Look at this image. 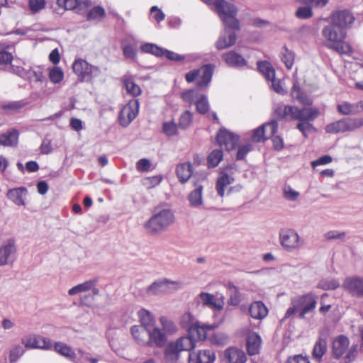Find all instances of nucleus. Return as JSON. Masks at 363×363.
<instances>
[{"mask_svg":"<svg viewBox=\"0 0 363 363\" xmlns=\"http://www.w3.org/2000/svg\"><path fill=\"white\" fill-rule=\"evenodd\" d=\"M249 313L252 318L262 320L267 316L268 309L262 301H255L250 306Z\"/></svg>","mask_w":363,"mask_h":363,"instance_id":"a878e982","label":"nucleus"},{"mask_svg":"<svg viewBox=\"0 0 363 363\" xmlns=\"http://www.w3.org/2000/svg\"><path fill=\"white\" fill-rule=\"evenodd\" d=\"M94 283V281H91V279L86 281L82 284H79L71 288L68 291V294L69 296H74L82 292L88 291L90 290L91 288H92Z\"/></svg>","mask_w":363,"mask_h":363,"instance_id":"37998d69","label":"nucleus"},{"mask_svg":"<svg viewBox=\"0 0 363 363\" xmlns=\"http://www.w3.org/2000/svg\"><path fill=\"white\" fill-rule=\"evenodd\" d=\"M325 129L328 133L332 134L347 132V119L345 118L335 122L331 123L327 125Z\"/></svg>","mask_w":363,"mask_h":363,"instance_id":"c9c22d12","label":"nucleus"},{"mask_svg":"<svg viewBox=\"0 0 363 363\" xmlns=\"http://www.w3.org/2000/svg\"><path fill=\"white\" fill-rule=\"evenodd\" d=\"M130 333L133 337V339L135 340V342L141 345L146 347L147 345V334L144 330V328L140 325H133L130 328Z\"/></svg>","mask_w":363,"mask_h":363,"instance_id":"f704fd0d","label":"nucleus"},{"mask_svg":"<svg viewBox=\"0 0 363 363\" xmlns=\"http://www.w3.org/2000/svg\"><path fill=\"white\" fill-rule=\"evenodd\" d=\"M236 172H238V168L235 164H230L220 169L216 184V189L220 196L223 197L225 194V187L234 182L233 175Z\"/></svg>","mask_w":363,"mask_h":363,"instance_id":"6e6552de","label":"nucleus"},{"mask_svg":"<svg viewBox=\"0 0 363 363\" xmlns=\"http://www.w3.org/2000/svg\"><path fill=\"white\" fill-rule=\"evenodd\" d=\"M204 180V177H193L192 184L194 189L189 192L187 196L189 206L192 208H199L203 205V182Z\"/></svg>","mask_w":363,"mask_h":363,"instance_id":"9d476101","label":"nucleus"},{"mask_svg":"<svg viewBox=\"0 0 363 363\" xmlns=\"http://www.w3.org/2000/svg\"><path fill=\"white\" fill-rule=\"evenodd\" d=\"M139 110V102L138 100H131L125 105L119 114L120 124L127 127L137 116Z\"/></svg>","mask_w":363,"mask_h":363,"instance_id":"ddd939ff","label":"nucleus"},{"mask_svg":"<svg viewBox=\"0 0 363 363\" xmlns=\"http://www.w3.org/2000/svg\"><path fill=\"white\" fill-rule=\"evenodd\" d=\"M162 180L160 175H155L152 177H146L143 180V184L147 189H152L159 185Z\"/></svg>","mask_w":363,"mask_h":363,"instance_id":"5fc2aeb1","label":"nucleus"},{"mask_svg":"<svg viewBox=\"0 0 363 363\" xmlns=\"http://www.w3.org/2000/svg\"><path fill=\"white\" fill-rule=\"evenodd\" d=\"M28 191L25 187H18L10 189L7 193V197L16 205L25 206L24 196L27 195Z\"/></svg>","mask_w":363,"mask_h":363,"instance_id":"c85d7f7f","label":"nucleus"},{"mask_svg":"<svg viewBox=\"0 0 363 363\" xmlns=\"http://www.w3.org/2000/svg\"><path fill=\"white\" fill-rule=\"evenodd\" d=\"M182 286V283L181 281L163 279L155 281L150 285L147 289V293L149 295H160L172 293L181 289Z\"/></svg>","mask_w":363,"mask_h":363,"instance_id":"0eeeda50","label":"nucleus"},{"mask_svg":"<svg viewBox=\"0 0 363 363\" xmlns=\"http://www.w3.org/2000/svg\"><path fill=\"white\" fill-rule=\"evenodd\" d=\"M294 55L287 48H284V52H282L281 60L286 68H291L294 65Z\"/></svg>","mask_w":363,"mask_h":363,"instance_id":"6e6d98bb","label":"nucleus"},{"mask_svg":"<svg viewBox=\"0 0 363 363\" xmlns=\"http://www.w3.org/2000/svg\"><path fill=\"white\" fill-rule=\"evenodd\" d=\"M294 299L299 308L298 317L301 319L304 318L306 314L311 313L316 307L317 296L312 293L298 296Z\"/></svg>","mask_w":363,"mask_h":363,"instance_id":"9b49d317","label":"nucleus"},{"mask_svg":"<svg viewBox=\"0 0 363 363\" xmlns=\"http://www.w3.org/2000/svg\"><path fill=\"white\" fill-rule=\"evenodd\" d=\"M123 84L127 92L133 96H137L140 94L141 89L140 86L133 82L132 78L125 77Z\"/></svg>","mask_w":363,"mask_h":363,"instance_id":"79ce46f5","label":"nucleus"},{"mask_svg":"<svg viewBox=\"0 0 363 363\" xmlns=\"http://www.w3.org/2000/svg\"><path fill=\"white\" fill-rule=\"evenodd\" d=\"M105 10L100 6H96L92 8L86 14V19L88 21L96 20L102 18L105 16Z\"/></svg>","mask_w":363,"mask_h":363,"instance_id":"a18cd8bd","label":"nucleus"},{"mask_svg":"<svg viewBox=\"0 0 363 363\" xmlns=\"http://www.w3.org/2000/svg\"><path fill=\"white\" fill-rule=\"evenodd\" d=\"M283 191L285 199L289 201H294L297 200L300 195L298 191L294 190L289 185H285Z\"/></svg>","mask_w":363,"mask_h":363,"instance_id":"13d9d810","label":"nucleus"},{"mask_svg":"<svg viewBox=\"0 0 363 363\" xmlns=\"http://www.w3.org/2000/svg\"><path fill=\"white\" fill-rule=\"evenodd\" d=\"M225 356L229 363H245L247 357L245 353L238 348H228L225 352Z\"/></svg>","mask_w":363,"mask_h":363,"instance_id":"2f4dec72","label":"nucleus"},{"mask_svg":"<svg viewBox=\"0 0 363 363\" xmlns=\"http://www.w3.org/2000/svg\"><path fill=\"white\" fill-rule=\"evenodd\" d=\"M357 354V345L350 347L349 339L340 335L336 337L332 345V356L335 359L343 358L345 363H350L354 360Z\"/></svg>","mask_w":363,"mask_h":363,"instance_id":"f03ea898","label":"nucleus"},{"mask_svg":"<svg viewBox=\"0 0 363 363\" xmlns=\"http://www.w3.org/2000/svg\"><path fill=\"white\" fill-rule=\"evenodd\" d=\"M279 238L282 247L286 251L291 252L300 246V236L291 228L281 229Z\"/></svg>","mask_w":363,"mask_h":363,"instance_id":"1a4fd4ad","label":"nucleus"},{"mask_svg":"<svg viewBox=\"0 0 363 363\" xmlns=\"http://www.w3.org/2000/svg\"><path fill=\"white\" fill-rule=\"evenodd\" d=\"M318 115L319 111L316 108H298L295 106H285L283 109L284 116H290L291 119L300 121H313Z\"/></svg>","mask_w":363,"mask_h":363,"instance_id":"423d86ee","label":"nucleus"},{"mask_svg":"<svg viewBox=\"0 0 363 363\" xmlns=\"http://www.w3.org/2000/svg\"><path fill=\"white\" fill-rule=\"evenodd\" d=\"M16 72V74L17 75H19L22 77H24V74L27 75L28 78L31 79V77L35 78V81H40V74L36 72H34L33 69H13Z\"/></svg>","mask_w":363,"mask_h":363,"instance_id":"052dcab7","label":"nucleus"},{"mask_svg":"<svg viewBox=\"0 0 363 363\" xmlns=\"http://www.w3.org/2000/svg\"><path fill=\"white\" fill-rule=\"evenodd\" d=\"M163 133L169 136H174L177 135V125L174 121L164 122L162 125Z\"/></svg>","mask_w":363,"mask_h":363,"instance_id":"603ef678","label":"nucleus"},{"mask_svg":"<svg viewBox=\"0 0 363 363\" xmlns=\"http://www.w3.org/2000/svg\"><path fill=\"white\" fill-rule=\"evenodd\" d=\"M327 350V344L325 340L320 338L315 344L313 349V357L320 361Z\"/></svg>","mask_w":363,"mask_h":363,"instance_id":"4c0bfd02","label":"nucleus"},{"mask_svg":"<svg viewBox=\"0 0 363 363\" xmlns=\"http://www.w3.org/2000/svg\"><path fill=\"white\" fill-rule=\"evenodd\" d=\"M147 334V345L149 347L163 348L166 345L168 337L162 330L157 327L153 326L146 330Z\"/></svg>","mask_w":363,"mask_h":363,"instance_id":"f8f14e48","label":"nucleus"},{"mask_svg":"<svg viewBox=\"0 0 363 363\" xmlns=\"http://www.w3.org/2000/svg\"><path fill=\"white\" fill-rule=\"evenodd\" d=\"M176 174L181 183H186L193 174V167L190 162L178 164L176 167Z\"/></svg>","mask_w":363,"mask_h":363,"instance_id":"bb28decb","label":"nucleus"},{"mask_svg":"<svg viewBox=\"0 0 363 363\" xmlns=\"http://www.w3.org/2000/svg\"><path fill=\"white\" fill-rule=\"evenodd\" d=\"M150 14L152 15L155 20L160 23L165 18L164 13L157 6H153L150 10Z\"/></svg>","mask_w":363,"mask_h":363,"instance_id":"e2e57ef3","label":"nucleus"},{"mask_svg":"<svg viewBox=\"0 0 363 363\" xmlns=\"http://www.w3.org/2000/svg\"><path fill=\"white\" fill-rule=\"evenodd\" d=\"M291 96L294 99L297 100L300 103L305 105H310L312 104V101L306 94H304L299 86L296 83L294 84L291 89Z\"/></svg>","mask_w":363,"mask_h":363,"instance_id":"ea45409f","label":"nucleus"},{"mask_svg":"<svg viewBox=\"0 0 363 363\" xmlns=\"http://www.w3.org/2000/svg\"><path fill=\"white\" fill-rule=\"evenodd\" d=\"M16 248L13 244L8 243L0 248V266L10 264L14 260Z\"/></svg>","mask_w":363,"mask_h":363,"instance_id":"5701e85b","label":"nucleus"},{"mask_svg":"<svg viewBox=\"0 0 363 363\" xmlns=\"http://www.w3.org/2000/svg\"><path fill=\"white\" fill-rule=\"evenodd\" d=\"M196 110L201 114L206 113L209 110V104L206 96L201 97L196 101Z\"/></svg>","mask_w":363,"mask_h":363,"instance_id":"864d4df0","label":"nucleus"},{"mask_svg":"<svg viewBox=\"0 0 363 363\" xmlns=\"http://www.w3.org/2000/svg\"><path fill=\"white\" fill-rule=\"evenodd\" d=\"M160 325L162 326V330L163 333H166V335H172L177 333L178 330V328L175 323L172 321L171 319L166 316H161L159 319Z\"/></svg>","mask_w":363,"mask_h":363,"instance_id":"e433bc0d","label":"nucleus"},{"mask_svg":"<svg viewBox=\"0 0 363 363\" xmlns=\"http://www.w3.org/2000/svg\"><path fill=\"white\" fill-rule=\"evenodd\" d=\"M141 52L150 53L156 57H163L164 48L157 45L155 43H146L140 46Z\"/></svg>","mask_w":363,"mask_h":363,"instance_id":"58836bf2","label":"nucleus"},{"mask_svg":"<svg viewBox=\"0 0 363 363\" xmlns=\"http://www.w3.org/2000/svg\"><path fill=\"white\" fill-rule=\"evenodd\" d=\"M198 93L194 89H189L182 94V99L189 104H192L194 101L196 97H197Z\"/></svg>","mask_w":363,"mask_h":363,"instance_id":"338daca9","label":"nucleus"},{"mask_svg":"<svg viewBox=\"0 0 363 363\" xmlns=\"http://www.w3.org/2000/svg\"><path fill=\"white\" fill-rule=\"evenodd\" d=\"M45 4V0H29V8L35 13L43 9Z\"/></svg>","mask_w":363,"mask_h":363,"instance_id":"680f3d73","label":"nucleus"},{"mask_svg":"<svg viewBox=\"0 0 363 363\" xmlns=\"http://www.w3.org/2000/svg\"><path fill=\"white\" fill-rule=\"evenodd\" d=\"M337 110L342 115H357L363 112V100L356 103L343 101L337 104Z\"/></svg>","mask_w":363,"mask_h":363,"instance_id":"412c9836","label":"nucleus"},{"mask_svg":"<svg viewBox=\"0 0 363 363\" xmlns=\"http://www.w3.org/2000/svg\"><path fill=\"white\" fill-rule=\"evenodd\" d=\"M343 287L352 296L363 297V277H347L344 281Z\"/></svg>","mask_w":363,"mask_h":363,"instance_id":"a211bd4d","label":"nucleus"},{"mask_svg":"<svg viewBox=\"0 0 363 363\" xmlns=\"http://www.w3.org/2000/svg\"><path fill=\"white\" fill-rule=\"evenodd\" d=\"M199 321L189 312L184 313L181 318L182 326L189 331Z\"/></svg>","mask_w":363,"mask_h":363,"instance_id":"c03bdc74","label":"nucleus"},{"mask_svg":"<svg viewBox=\"0 0 363 363\" xmlns=\"http://www.w3.org/2000/svg\"><path fill=\"white\" fill-rule=\"evenodd\" d=\"M18 132L12 129L0 135V144L3 146H16L18 140Z\"/></svg>","mask_w":363,"mask_h":363,"instance_id":"72a5a7b5","label":"nucleus"},{"mask_svg":"<svg viewBox=\"0 0 363 363\" xmlns=\"http://www.w3.org/2000/svg\"><path fill=\"white\" fill-rule=\"evenodd\" d=\"M138 315L141 324L140 326H143L145 331L155 326V318L149 311L142 308L138 312Z\"/></svg>","mask_w":363,"mask_h":363,"instance_id":"473e14b6","label":"nucleus"},{"mask_svg":"<svg viewBox=\"0 0 363 363\" xmlns=\"http://www.w3.org/2000/svg\"><path fill=\"white\" fill-rule=\"evenodd\" d=\"M261 337L256 333H251L247 339V350L250 355H255L259 353L261 345Z\"/></svg>","mask_w":363,"mask_h":363,"instance_id":"c756f323","label":"nucleus"},{"mask_svg":"<svg viewBox=\"0 0 363 363\" xmlns=\"http://www.w3.org/2000/svg\"><path fill=\"white\" fill-rule=\"evenodd\" d=\"M347 132H352L363 127V118H346Z\"/></svg>","mask_w":363,"mask_h":363,"instance_id":"8fccbe9b","label":"nucleus"},{"mask_svg":"<svg viewBox=\"0 0 363 363\" xmlns=\"http://www.w3.org/2000/svg\"><path fill=\"white\" fill-rule=\"evenodd\" d=\"M196 302L199 305L208 307L212 310L220 311L223 308V301L215 297L214 295L201 292L195 298Z\"/></svg>","mask_w":363,"mask_h":363,"instance_id":"f3484780","label":"nucleus"},{"mask_svg":"<svg viewBox=\"0 0 363 363\" xmlns=\"http://www.w3.org/2000/svg\"><path fill=\"white\" fill-rule=\"evenodd\" d=\"M193 121L192 113L189 111H185L179 119V126L182 129H186Z\"/></svg>","mask_w":363,"mask_h":363,"instance_id":"09e8293b","label":"nucleus"},{"mask_svg":"<svg viewBox=\"0 0 363 363\" xmlns=\"http://www.w3.org/2000/svg\"><path fill=\"white\" fill-rule=\"evenodd\" d=\"M164 55L167 59L174 62L186 61L188 62H194L201 58V56L198 54H189L186 55H182L164 48Z\"/></svg>","mask_w":363,"mask_h":363,"instance_id":"b1692460","label":"nucleus"},{"mask_svg":"<svg viewBox=\"0 0 363 363\" xmlns=\"http://www.w3.org/2000/svg\"><path fill=\"white\" fill-rule=\"evenodd\" d=\"M213 69H193L186 74L188 82H196V85L203 88L206 86L211 80Z\"/></svg>","mask_w":363,"mask_h":363,"instance_id":"2eb2a0df","label":"nucleus"},{"mask_svg":"<svg viewBox=\"0 0 363 363\" xmlns=\"http://www.w3.org/2000/svg\"><path fill=\"white\" fill-rule=\"evenodd\" d=\"M311 6L298 7L295 13V16L298 19H308L313 16Z\"/></svg>","mask_w":363,"mask_h":363,"instance_id":"3c124183","label":"nucleus"},{"mask_svg":"<svg viewBox=\"0 0 363 363\" xmlns=\"http://www.w3.org/2000/svg\"><path fill=\"white\" fill-rule=\"evenodd\" d=\"M195 341L191 337H182L169 342L164 346V357L169 363H174L179 357L180 352L191 350L195 347Z\"/></svg>","mask_w":363,"mask_h":363,"instance_id":"20e7f679","label":"nucleus"},{"mask_svg":"<svg viewBox=\"0 0 363 363\" xmlns=\"http://www.w3.org/2000/svg\"><path fill=\"white\" fill-rule=\"evenodd\" d=\"M54 350L61 355L71 359L74 363H83L82 359L76 360V354L70 347L62 342H57L54 345Z\"/></svg>","mask_w":363,"mask_h":363,"instance_id":"cd10ccee","label":"nucleus"},{"mask_svg":"<svg viewBox=\"0 0 363 363\" xmlns=\"http://www.w3.org/2000/svg\"><path fill=\"white\" fill-rule=\"evenodd\" d=\"M80 0H57L59 6L66 10H73L79 4Z\"/></svg>","mask_w":363,"mask_h":363,"instance_id":"bf43d9fd","label":"nucleus"},{"mask_svg":"<svg viewBox=\"0 0 363 363\" xmlns=\"http://www.w3.org/2000/svg\"><path fill=\"white\" fill-rule=\"evenodd\" d=\"M25 352L23 347L16 345L10 351L9 359L11 362H16Z\"/></svg>","mask_w":363,"mask_h":363,"instance_id":"4d7b16f0","label":"nucleus"},{"mask_svg":"<svg viewBox=\"0 0 363 363\" xmlns=\"http://www.w3.org/2000/svg\"><path fill=\"white\" fill-rule=\"evenodd\" d=\"M223 157V153L221 150H213L208 157L207 164L210 168L217 167Z\"/></svg>","mask_w":363,"mask_h":363,"instance_id":"a19ab883","label":"nucleus"},{"mask_svg":"<svg viewBox=\"0 0 363 363\" xmlns=\"http://www.w3.org/2000/svg\"><path fill=\"white\" fill-rule=\"evenodd\" d=\"M21 342L26 347L31 349L49 350L52 347L51 340L40 335H29L24 336Z\"/></svg>","mask_w":363,"mask_h":363,"instance_id":"4468645a","label":"nucleus"},{"mask_svg":"<svg viewBox=\"0 0 363 363\" xmlns=\"http://www.w3.org/2000/svg\"><path fill=\"white\" fill-rule=\"evenodd\" d=\"M262 127L264 130V137H266L267 140L272 137L277 131L278 123L275 121H272L271 122L264 123Z\"/></svg>","mask_w":363,"mask_h":363,"instance_id":"de8ad7c7","label":"nucleus"},{"mask_svg":"<svg viewBox=\"0 0 363 363\" xmlns=\"http://www.w3.org/2000/svg\"><path fill=\"white\" fill-rule=\"evenodd\" d=\"M216 139L220 147H224L227 151H230L235 148L239 136L223 128L218 133Z\"/></svg>","mask_w":363,"mask_h":363,"instance_id":"dca6fc26","label":"nucleus"},{"mask_svg":"<svg viewBox=\"0 0 363 363\" xmlns=\"http://www.w3.org/2000/svg\"><path fill=\"white\" fill-rule=\"evenodd\" d=\"M213 325H208L198 322L189 331V334L200 340H204L208 335V332L213 330Z\"/></svg>","mask_w":363,"mask_h":363,"instance_id":"393cba45","label":"nucleus"},{"mask_svg":"<svg viewBox=\"0 0 363 363\" xmlns=\"http://www.w3.org/2000/svg\"><path fill=\"white\" fill-rule=\"evenodd\" d=\"M346 236L345 232H340L338 230H330L327 232L324 237L326 240H344Z\"/></svg>","mask_w":363,"mask_h":363,"instance_id":"0e129e2a","label":"nucleus"},{"mask_svg":"<svg viewBox=\"0 0 363 363\" xmlns=\"http://www.w3.org/2000/svg\"><path fill=\"white\" fill-rule=\"evenodd\" d=\"M266 79L271 81L274 91L278 94H284L285 90L283 87V82L276 77V69H258Z\"/></svg>","mask_w":363,"mask_h":363,"instance_id":"4be33fe9","label":"nucleus"},{"mask_svg":"<svg viewBox=\"0 0 363 363\" xmlns=\"http://www.w3.org/2000/svg\"><path fill=\"white\" fill-rule=\"evenodd\" d=\"M252 147L250 144H245L238 147L236 158L238 160H243L246 155L252 150Z\"/></svg>","mask_w":363,"mask_h":363,"instance_id":"69168bd1","label":"nucleus"},{"mask_svg":"<svg viewBox=\"0 0 363 363\" xmlns=\"http://www.w3.org/2000/svg\"><path fill=\"white\" fill-rule=\"evenodd\" d=\"M214 9L225 26L233 30H240V23L236 18L237 7L225 0H216Z\"/></svg>","mask_w":363,"mask_h":363,"instance_id":"7ed1b4c3","label":"nucleus"},{"mask_svg":"<svg viewBox=\"0 0 363 363\" xmlns=\"http://www.w3.org/2000/svg\"><path fill=\"white\" fill-rule=\"evenodd\" d=\"M223 60L228 66L244 67L247 65L245 59L235 51H230L223 56Z\"/></svg>","mask_w":363,"mask_h":363,"instance_id":"7c9ffc66","label":"nucleus"},{"mask_svg":"<svg viewBox=\"0 0 363 363\" xmlns=\"http://www.w3.org/2000/svg\"><path fill=\"white\" fill-rule=\"evenodd\" d=\"M354 16L347 9L339 10L333 13L331 22L323 28L322 35L326 40V45L340 54H349L351 46L345 41L347 28L352 26Z\"/></svg>","mask_w":363,"mask_h":363,"instance_id":"f257e3e1","label":"nucleus"},{"mask_svg":"<svg viewBox=\"0 0 363 363\" xmlns=\"http://www.w3.org/2000/svg\"><path fill=\"white\" fill-rule=\"evenodd\" d=\"M235 30L225 26V29L221 33L218 40L216 43V47L218 50H223L233 45L236 42Z\"/></svg>","mask_w":363,"mask_h":363,"instance_id":"6ab92c4d","label":"nucleus"},{"mask_svg":"<svg viewBox=\"0 0 363 363\" xmlns=\"http://www.w3.org/2000/svg\"><path fill=\"white\" fill-rule=\"evenodd\" d=\"M252 140L257 143H260L266 140V137H264V130L262 126L255 129L252 135Z\"/></svg>","mask_w":363,"mask_h":363,"instance_id":"774afa93","label":"nucleus"},{"mask_svg":"<svg viewBox=\"0 0 363 363\" xmlns=\"http://www.w3.org/2000/svg\"><path fill=\"white\" fill-rule=\"evenodd\" d=\"M190 363H213L216 359V354L211 350L191 351L189 352Z\"/></svg>","mask_w":363,"mask_h":363,"instance_id":"aec40b11","label":"nucleus"},{"mask_svg":"<svg viewBox=\"0 0 363 363\" xmlns=\"http://www.w3.org/2000/svg\"><path fill=\"white\" fill-rule=\"evenodd\" d=\"M340 286L339 282L335 279H322L318 284V287L323 290H334Z\"/></svg>","mask_w":363,"mask_h":363,"instance_id":"49530a36","label":"nucleus"},{"mask_svg":"<svg viewBox=\"0 0 363 363\" xmlns=\"http://www.w3.org/2000/svg\"><path fill=\"white\" fill-rule=\"evenodd\" d=\"M174 221V216L169 209H163L152 216L145 223V228L151 233H159L164 231Z\"/></svg>","mask_w":363,"mask_h":363,"instance_id":"39448f33","label":"nucleus"}]
</instances>
